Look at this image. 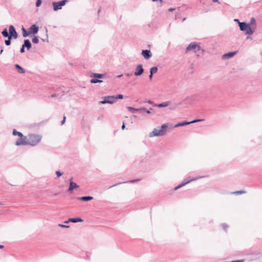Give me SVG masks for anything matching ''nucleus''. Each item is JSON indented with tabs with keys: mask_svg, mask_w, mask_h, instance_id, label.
I'll return each mask as SVG.
<instances>
[{
	"mask_svg": "<svg viewBox=\"0 0 262 262\" xmlns=\"http://www.w3.org/2000/svg\"><path fill=\"white\" fill-rule=\"evenodd\" d=\"M244 193H245V191H235V192H233V193H234L236 194H243Z\"/></svg>",
	"mask_w": 262,
	"mask_h": 262,
	"instance_id": "31",
	"label": "nucleus"
},
{
	"mask_svg": "<svg viewBox=\"0 0 262 262\" xmlns=\"http://www.w3.org/2000/svg\"><path fill=\"white\" fill-rule=\"evenodd\" d=\"M146 109L144 107H141L140 108H138V112H141V111H144L146 112Z\"/></svg>",
	"mask_w": 262,
	"mask_h": 262,
	"instance_id": "37",
	"label": "nucleus"
},
{
	"mask_svg": "<svg viewBox=\"0 0 262 262\" xmlns=\"http://www.w3.org/2000/svg\"><path fill=\"white\" fill-rule=\"evenodd\" d=\"M11 36H8V39L5 41V43L6 46H9L11 44Z\"/></svg>",
	"mask_w": 262,
	"mask_h": 262,
	"instance_id": "28",
	"label": "nucleus"
},
{
	"mask_svg": "<svg viewBox=\"0 0 262 262\" xmlns=\"http://www.w3.org/2000/svg\"><path fill=\"white\" fill-rule=\"evenodd\" d=\"M234 21L235 22H237L238 24H239V23H241L238 19H234Z\"/></svg>",
	"mask_w": 262,
	"mask_h": 262,
	"instance_id": "43",
	"label": "nucleus"
},
{
	"mask_svg": "<svg viewBox=\"0 0 262 262\" xmlns=\"http://www.w3.org/2000/svg\"><path fill=\"white\" fill-rule=\"evenodd\" d=\"M213 2H218V0H212Z\"/></svg>",
	"mask_w": 262,
	"mask_h": 262,
	"instance_id": "49",
	"label": "nucleus"
},
{
	"mask_svg": "<svg viewBox=\"0 0 262 262\" xmlns=\"http://www.w3.org/2000/svg\"><path fill=\"white\" fill-rule=\"evenodd\" d=\"M78 200L83 201H88L92 200L93 199V197L91 196H82L80 198H78Z\"/></svg>",
	"mask_w": 262,
	"mask_h": 262,
	"instance_id": "18",
	"label": "nucleus"
},
{
	"mask_svg": "<svg viewBox=\"0 0 262 262\" xmlns=\"http://www.w3.org/2000/svg\"><path fill=\"white\" fill-rule=\"evenodd\" d=\"M157 71H158V68L157 67H152L150 69V73L151 74H154L156 73L157 72Z\"/></svg>",
	"mask_w": 262,
	"mask_h": 262,
	"instance_id": "25",
	"label": "nucleus"
},
{
	"mask_svg": "<svg viewBox=\"0 0 262 262\" xmlns=\"http://www.w3.org/2000/svg\"><path fill=\"white\" fill-rule=\"evenodd\" d=\"M70 222V221H69V220H68V221H65V222H64V223H66V224H67V223H69V222Z\"/></svg>",
	"mask_w": 262,
	"mask_h": 262,
	"instance_id": "48",
	"label": "nucleus"
},
{
	"mask_svg": "<svg viewBox=\"0 0 262 262\" xmlns=\"http://www.w3.org/2000/svg\"><path fill=\"white\" fill-rule=\"evenodd\" d=\"M203 120H204L203 119H198V120H193V121H190V122L185 121V122H182V123H179L176 124L174 125V127H179V126H184V125H188V124H191V123H193L200 122V121H203Z\"/></svg>",
	"mask_w": 262,
	"mask_h": 262,
	"instance_id": "10",
	"label": "nucleus"
},
{
	"mask_svg": "<svg viewBox=\"0 0 262 262\" xmlns=\"http://www.w3.org/2000/svg\"><path fill=\"white\" fill-rule=\"evenodd\" d=\"M125 75H126V76L129 77V76H130L131 75V74H129V73H126Z\"/></svg>",
	"mask_w": 262,
	"mask_h": 262,
	"instance_id": "46",
	"label": "nucleus"
},
{
	"mask_svg": "<svg viewBox=\"0 0 262 262\" xmlns=\"http://www.w3.org/2000/svg\"><path fill=\"white\" fill-rule=\"evenodd\" d=\"M103 82L102 80H99V79H92L90 80V82L91 83H101V82Z\"/></svg>",
	"mask_w": 262,
	"mask_h": 262,
	"instance_id": "26",
	"label": "nucleus"
},
{
	"mask_svg": "<svg viewBox=\"0 0 262 262\" xmlns=\"http://www.w3.org/2000/svg\"><path fill=\"white\" fill-rule=\"evenodd\" d=\"M147 103H149V104H152V102L151 101H150V100H148L147 101Z\"/></svg>",
	"mask_w": 262,
	"mask_h": 262,
	"instance_id": "47",
	"label": "nucleus"
},
{
	"mask_svg": "<svg viewBox=\"0 0 262 262\" xmlns=\"http://www.w3.org/2000/svg\"><path fill=\"white\" fill-rule=\"evenodd\" d=\"M144 72V69L142 64H138L136 68L135 72L134 73V75L136 76H139L141 75Z\"/></svg>",
	"mask_w": 262,
	"mask_h": 262,
	"instance_id": "8",
	"label": "nucleus"
},
{
	"mask_svg": "<svg viewBox=\"0 0 262 262\" xmlns=\"http://www.w3.org/2000/svg\"><path fill=\"white\" fill-rule=\"evenodd\" d=\"M175 10V9H174V8H169V9H168V11H169V12H172V11H173V10Z\"/></svg>",
	"mask_w": 262,
	"mask_h": 262,
	"instance_id": "42",
	"label": "nucleus"
},
{
	"mask_svg": "<svg viewBox=\"0 0 262 262\" xmlns=\"http://www.w3.org/2000/svg\"><path fill=\"white\" fill-rule=\"evenodd\" d=\"M67 1L63 0L58 2H53L52 5L53 6V9L54 11H57L58 10L61 9L62 7L64 6Z\"/></svg>",
	"mask_w": 262,
	"mask_h": 262,
	"instance_id": "7",
	"label": "nucleus"
},
{
	"mask_svg": "<svg viewBox=\"0 0 262 262\" xmlns=\"http://www.w3.org/2000/svg\"><path fill=\"white\" fill-rule=\"evenodd\" d=\"M104 100L99 102V104H113L116 102V98L114 95L113 96H107L103 98Z\"/></svg>",
	"mask_w": 262,
	"mask_h": 262,
	"instance_id": "6",
	"label": "nucleus"
},
{
	"mask_svg": "<svg viewBox=\"0 0 262 262\" xmlns=\"http://www.w3.org/2000/svg\"><path fill=\"white\" fill-rule=\"evenodd\" d=\"M171 104V102L169 101L164 102L162 103H160L157 105L158 107H166Z\"/></svg>",
	"mask_w": 262,
	"mask_h": 262,
	"instance_id": "17",
	"label": "nucleus"
},
{
	"mask_svg": "<svg viewBox=\"0 0 262 262\" xmlns=\"http://www.w3.org/2000/svg\"><path fill=\"white\" fill-rule=\"evenodd\" d=\"M3 247H4V246L3 245H0V248H3Z\"/></svg>",
	"mask_w": 262,
	"mask_h": 262,
	"instance_id": "52",
	"label": "nucleus"
},
{
	"mask_svg": "<svg viewBox=\"0 0 262 262\" xmlns=\"http://www.w3.org/2000/svg\"><path fill=\"white\" fill-rule=\"evenodd\" d=\"M2 35L5 37H8L9 36V34L7 31V29L5 28L2 32Z\"/></svg>",
	"mask_w": 262,
	"mask_h": 262,
	"instance_id": "27",
	"label": "nucleus"
},
{
	"mask_svg": "<svg viewBox=\"0 0 262 262\" xmlns=\"http://www.w3.org/2000/svg\"><path fill=\"white\" fill-rule=\"evenodd\" d=\"M201 50L200 45L195 42H191L186 48V52L193 51L194 53H196L198 51Z\"/></svg>",
	"mask_w": 262,
	"mask_h": 262,
	"instance_id": "5",
	"label": "nucleus"
},
{
	"mask_svg": "<svg viewBox=\"0 0 262 262\" xmlns=\"http://www.w3.org/2000/svg\"><path fill=\"white\" fill-rule=\"evenodd\" d=\"M239 27L240 30L245 32L246 35H252L254 32L256 27L254 28L251 27L249 24L246 23H239Z\"/></svg>",
	"mask_w": 262,
	"mask_h": 262,
	"instance_id": "4",
	"label": "nucleus"
},
{
	"mask_svg": "<svg viewBox=\"0 0 262 262\" xmlns=\"http://www.w3.org/2000/svg\"><path fill=\"white\" fill-rule=\"evenodd\" d=\"M38 31V27L35 25H32L29 29V32L30 33L36 34Z\"/></svg>",
	"mask_w": 262,
	"mask_h": 262,
	"instance_id": "14",
	"label": "nucleus"
},
{
	"mask_svg": "<svg viewBox=\"0 0 262 262\" xmlns=\"http://www.w3.org/2000/svg\"><path fill=\"white\" fill-rule=\"evenodd\" d=\"M55 96H56V95H55V94H53V95H52V97H55Z\"/></svg>",
	"mask_w": 262,
	"mask_h": 262,
	"instance_id": "53",
	"label": "nucleus"
},
{
	"mask_svg": "<svg viewBox=\"0 0 262 262\" xmlns=\"http://www.w3.org/2000/svg\"><path fill=\"white\" fill-rule=\"evenodd\" d=\"M152 75H153V74H151L150 73V75H149V79L150 80H151V79H152Z\"/></svg>",
	"mask_w": 262,
	"mask_h": 262,
	"instance_id": "40",
	"label": "nucleus"
},
{
	"mask_svg": "<svg viewBox=\"0 0 262 262\" xmlns=\"http://www.w3.org/2000/svg\"><path fill=\"white\" fill-rule=\"evenodd\" d=\"M116 98V101L118 99H122L123 98V96L122 94H118L117 95L115 96Z\"/></svg>",
	"mask_w": 262,
	"mask_h": 262,
	"instance_id": "30",
	"label": "nucleus"
},
{
	"mask_svg": "<svg viewBox=\"0 0 262 262\" xmlns=\"http://www.w3.org/2000/svg\"><path fill=\"white\" fill-rule=\"evenodd\" d=\"M79 188V186L73 181H71L70 182V185L68 189V191L71 192L74 189H77Z\"/></svg>",
	"mask_w": 262,
	"mask_h": 262,
	"instance_id": "13",
	"label": "nucleus"
},
{
	"mask_svg": "<svg viewBox=\"0 0 262 262\" xmlns=\"http://www.w3.org/2000/svg\"><path fill=\"white\" fill-rule=\"evenodd\" d=\"M142 55L146 59H149L152 56L150 51L148 50H142Z\"/></svg>",
	"mask_w": 262,
	"mask_h": 262,
	"instance_id": "12",
	"label": "nucleus"
},
{
	"mask_svg": "<svg viewBox=\"0 0 262 262\" xmlns=\"http://www.w3.org/2000/svg\"><path fill=\"white\" fill-rule=\"evenodd\" d=\"M56 174L57 177H60V176H62V172H61L59 171H56Z\"/></svg>",
	"mask_w": 262,
	"mask_h": 262,
	"instance_id": "35",
	"label": "nucleus"
},
{
	"mask_svg": "<svg viewBox=\"0 0 262 262\" xmlns=\"http://www.w3.org/2000/svg\"><path fill=\"white\" fill-rule=\"evenodd\" d=\"M150 110H152V108H150L149 110H146V112L147 114H150Z\"/></svg>",
	"mask_w": 262,
	"mask_h": 262,
	"instance_id": "41",
	"label": "nucleus"
},
{
	"mask_svg": "<svg viewBox=\"0 0 262 262\" xmlns=\"http://www.w3.org/2000/svg\"><path fill=\"white\" fill-rule=\"evenodd\" d=\"M223 227L225 230H226V228H227V226L226 225H223Z\"/></svg>",
	"mask_w": 262,
	"mask_h": 262,
	"instance_id": "45",
	"label": "nucleus"
},
{
	"mask_svg": "<svg viewBox=\"0 0 262 262\" xmlns=\"http://www.w3.org/2000/svg\"><path fill=\"white\" fill-rule=\"evenodd\" d=\"M23 35L24 37H27L30 34V32H28L26 29L23 27L22 28Z\"/></svg>",
	"mask_w": 262,
	"mask_h": 262,
	"instance_id": "24",
	"label": "nucleus"
},
{
	"mask_svg": "<svg viewBox=\"0 0 262 262\" xmlns=\"http://www.w3.org/2000/svg\"><path fill=\"white\" fill-rule=\"evenodd\" d=\"M125 124H124V123H123L122 125V129H124L125 128Z\"/></svg>",
	"mask_w": 262,
	"mask_h": 262,
	"instance_id": "44",
	"label": "nucleus"
},
{
	"mask_svg": "<svg viewBox=\"0 0 262 262\" xmlns=\"http://www.w3.org/2000/svg\"><path fill=\"white\" fill-rule=\"evenodd\" d=\"M168 127L167 124H163L161 126L155 128L149 134L150 138L154 137L163 136L166 134V129Z\"/></svg>",
	"mask_w": 262,
	"mask_h": 262,
	"instance_id": "1",
	"label": "nucleus"
},
{
	"mask_svg": "<svg viewBox=\"0 0 262 262\" xmlns=\"http://www.w3.org/2000/svg\"><path fill=\"white\" fill-rule=\"evenodd\" d=\"M9 31L10 33L9 36H11V38L13 37L14 38L16 39L17 37V33L16 32L15 29L13 26L11 25L9 27Z\"/></svg>",
	"mask_w": 262,
	"mask_h": 262,
	"instance_id": "11",
	"label": "nucleus"
},
{
	"mask_svg": "<svg viewBox=\"0 0 262 262\" xmlns=\"http://www.w3.org/2000/svg\"><path fill=\"white\" fill-rule=\"evenodd\" d=\"M73 181V178H71L70 180V182Z\"/></svg>",
	"mask_w": 262,
	"mask_h": 262,
	"instance_id": "50",
	"label": "nucleus"
},
{
	"mask_svg": "<svg viewBox=\"0 0 262 262\" xmlns=\"http://www.w3.org/2000/svg\"><path fill=\"white\" fill-rule=\"evenodd\" d=\"M3 50H1V53H2L3 52Z\"/></svg>",
	"mask_w": 262,
	"mask_h": 262,
	"instance_id": "55",
	"label": "nucleus"
},
{
	"mask_svg": "<svg viewBox=\"0 0 262 262\" xmlns=\"http://www.w3.org/2000/svg\"><path fill=\"white\" fill-rule=\"evenodd\" d=\"M58 226L61 228H69V226L67 225H64L62 224H59Z\"/></svg>",
	"mask_w": 262,
	"mask_h": 262,
	"instance_id": "36",
	"label": "nucleus"
},
{
	"mask_svg": "<svg viewBox=\"0 0 262 262\" xmlns=\"http://www.w3.org/2000/svg\"><path fill=\"white\" fill-rule=\"evenodd\" d=\"M66 117L65 116L63 117V120L61 121V125L63 124L65 122Z\"/></svg>",
	"mask_w": 262,
	"mask_h": 262,
	"instance_id": "39",
	"label": "nucleus"
},
{
	"mask_svg": "<svg viewBox=\"0 0 262 262\" xmlns=\"http://www.w3.org/2000/svg\"><path fill=\"white\" fill-rule=\"evenodd\" d=\"M13 135L14 136L17 135L19 137V139L16 141L15 143L16 146L27 145V138L24 136L22 133L17 132L16 129H13Z\"/></svg>",
	"mask_w": 262,
	"mask_h": 262,
	"instance_id": "2",
	"label": "nucleus"
},
{
	"mask_svg": "<svg viewBox=\"0 0 262 262\" xmlns=\"http://www.w3.org/2000/svg\"><path fill=\"white\" fill-rule=\"evenodd\" d=\"M0 205H1V203H0Z\"/></svg>",
	"mask_w": 262,
	"mask_h": 262,
	"instance_id": "58",
	"label": "nucleus"
},
{
	"mask_svg": "<svg viewBox=\"0 0 262 262\" xmlns=\"http://www.w3.org/2000/svg\"><path fill=\"white\" fill-rule=\"evenodd\" d=\"M15 67L17 69H18V72L19 73L23 74V73H25V70L22 67H21L19 64H16L15 65Z\"/></svg>",
	"mask_w": 262,
	"mask_h": 262,
	"instance_id": "20",
	"label": "nucleus"
},
{
	"mask_svg": "<svg viewBox=\"0 0 262 262\" xmlns=\"http://www.w3.org/2000/svg\"><path fill=\"white\" fill-rule=\"evenodd\" d=\"M127 109L130 111V112L132 113H135L136 112H138V108H135L133 107H131V106H127Z\"/></svg>",
	"mask_w": 262,
	"mask_h": 262,
	"instance_id": "22",
	"label": "nucleus"
},
{
	"mask_svg": "<svg viewBox=\"0 0 262 262\" xmlns=\"http://www.w3.org/2000/svg\"><path fill=\"white\" fill-rule=\"evenodd\" d=\"M58 193H55L54 194V195H58Z\"/></svg>",
	"mask_w": 262,
	"mask_h": 262,
	"instance_id": "54",
	"label": "nucleus"
},
{
	"mask_svg": "<svg viewBox=\"0 0 262 262\" xmlns=\"http://www.w3.org/2000/svg\"><path fill=\"white\" fill-rule=\"evenodd\" d=\"M23 45L24 47H26L28 50L31 48V44L29 39H25L24 40V43Z\"/></svg>",
	"mask_w": 262,
	"mask_h": 262,
	"instance_id": "16",
	"label": "nucleus"
},
{
	"mask_svg": "<svg viewBox=\"0 0 262 262\" xmlns=\"http://www.w3.org/2000/svg\"><path fill=\"white\" fill-rule=\"evenodd\" d=\"M20 52L23 53L25 52V47H24V46L23 45L22 46V47L20 49Z\"/></svg>",
	"mask_w": 262,
	"mask_h": 262,
	"instance_id": "38",
	"label": "nucleus"
},
{
	"mask_svg": "<svg viewBox=\"0 0 262 262\" xmlns=\"http://www.w3.org/2000/svg\"><path fill=\"white\" fill-rule=\"evenodd\" d=\"M140 180V179H135V180H130V181H129L128 182H121V183H118V184L125 183H135V182H138ZM117 185H118V184H115V185H113L112 187L115 186Z\"/></svg>",
	"mask_w": 262,
	"mask_h": 262,
	"instance_id": "23",
	"label": "nucleus"
},
{
	"mask_svg": "<svg viewBox=\"0 0 262 262\" xmlns=\"http://www.w3.org/2000/svg\"><path fill=\"white\" fill-rule=\"evenodd\" d=\"M122 76V75H120L117 76V77L119 78V77H121Z\"/></svg>",
	"mask_w": 262,
	"mask_h": 262,
	"instance_id": "51",
	"label": "nucleus"
},
{
	"mask_svg": "<svg viewBox=\"0 0 262 262\" xmlns=\"http://www.w3.org/2000/svg\"><path fill=\"white\" fill-rule=\"evenodd\" d=\"M182 104L181 102H179L178 103H176L173 105V107H170L171 109H174L176 108V107H177L179 105H181Z\"/></svg>",
	"mask_w": 262,
	"mask_h": 262,
	"instance_id": "33",
	"label": "nucleus"
},
{
	"mask_svg": "<svg viewBox=\"0 0 262 262\" xmlns=\"http://www.w3.org/2000/svg\"><path fill=\"white\" fill-rule=\"evenodd\" d=\"M255 21H255V19H254V18L252 17L251 18L250 24H251V25L254 24V25L255 26Z\"/></svg>",
	"mask_w": 262,
	"mask_h": 262,
	"instance_id": "34",
	"label": "nucleus"
},
{
	"mask_svg": "<svg viewBox=\"0 0 262 262\" xmlns=\"http://www.w3.org/2000/svg\"><path fill=\"white\" fill-rule=\"evenodd\" d=\"M202 178V177H196L194 178H193V179H190V180H186V181H184V182H182V183H181L179 185H178V186L176 187H175V188H174V189H175V190H177V189H179V188H181V187H183V186H185V185H186L187 184H188V183H190V182L193 181H194V180H197V179H199V178Z\"/></svg>",
	"mask_w": 262,
	"mask_h": 262,
	"instance_id": "9",
	"label": "nucleus"
},
{
	"mask_svg": "<svg viewBox=\"0 0 262 262\" xmlns=\"http://www.w3.org/2000/svg\"><path fill=\"white\" fill-rule=\"evenodd\" d=\"M82 221L83 220L81 218H79V217L69 219V221H70L73 223L81 222H82Z\"/></svg>",
	"mask_w": 262,
	"mask_h": 262,
	"instance_id": "19",
	"label": "nucleus"
},
{
	"mask_svg": "<svg viewBox=\"0 0 262 262\" xmlns=\"http://www.w3.org/2000/svg\"><path fill=\"white\" fill-rule=\"evenodd\" d=\"M41 4V0H37L36 2V6L37 7H38L40 6Z\"/></svg>",
	"mask_w": 262,
	"mask_h": 262,
	"instance_id": "32",
	"label": "nucleus"
},
{
	"mask_svg": "<svg viewBox=\"0 0 262 262\" xmlns=\"http://www.w3.org/2000/svg\"><path fill=\"white\" fill-rule=\"evenodd\" d=\"M39 41V39L37 36H35L32 39V42L34 43H37Z\"/></svg>",
	"mask_w": 262,
	"mask_h": 262,
	"instance_id": "29",
	"label": "nucleus"
},
{
	"mask_svg": "<svg viewBox=\"0 0 262 262\" xmlns=\"http://www.w3.org/2000/svg\"><path fill=\"white\" fill-rule=\"evenodd\" d=\"M236 54L235 52H230L225 54L223 56V59H229L232 57Z\"/></svg>",
	"mask_w": 262,
	"mask_h": 262,
	"instance_id": "15",
	"label": "nucleus"
},
{
	"mask_svg": "<svg viewBox=\"0 0 262 262\" xmlns=\"http://www.w3.org/2000/svg\"><path fill=\"white\" fill-rule=\"evenodd\" d=\"M104 75L101 74H98V73H93L91 74V77H94L98 78H102L103 77Z\"/></svg>",
	"mask_w": 262,
	"mask_h": 262,
	"instance_id": "21",
	"label": "nucleus"
},
{
	"mask_svg": "<svg viewBox=\"0 0 262 262\" xmlns=\"http://www.w3.org/2000/svg\"><path fill=\"white\" fill-rule=\"evenodd\" d=\"M202 52H204V50H203V49L202 50Z\"/></svg>",
	"mask_w": 262,
	"mask_h": 262,
	"instance_id": "56",
	"label": "nucleus"
},
{
	"mask_svg": "<svg viewBox=\"0 0 262 262\" xmlns=\"http://www.w3.org/2000/svg\"><path fill=\"white\" fill-rule=\"evenodd\" d=\"M185 20V18H183V20Z\"/></svg>",
	"mask_w": 262,
	"mask_h": 262,
	"instance_id": "57",
	"label": "nucleus"
},
{
	"mask_svg": "<svg viewBox=\"0 0 262 262\" xmlns=\"http://www.w3.org/2000/svg\"><path fill=\"white\" fill-rule=\"evenodd\" d=\"M42 136L39 135L31 134L27 138V145L35 146L41 140Z\"/></svg>",
	"mask_w": 262,
	"mask_h": 262,
	"instance_id": "3",
	"label": "nucleus"
}]
</instances>
